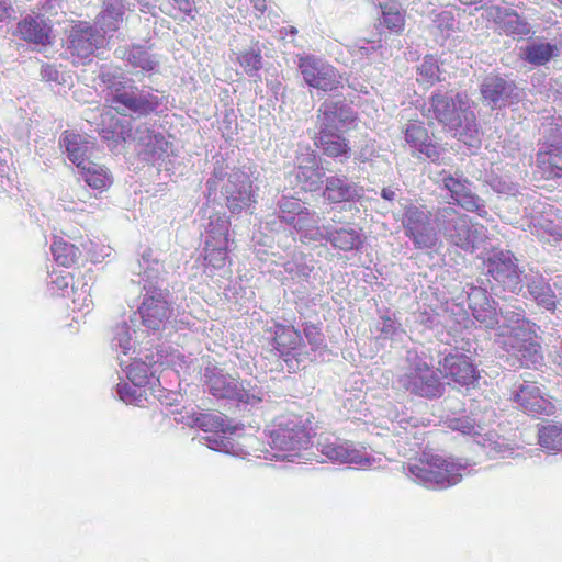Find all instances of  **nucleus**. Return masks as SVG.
<instances>
[{
  "label": "nucleus",
  "mask_w": 562,
  "mask_h": 562,
  "mask_svg": "<svg viewBox=\"0 0 562 562\" xmlns=\"http://www.w3.org/2000/svg\"><path fill=\"white\" fill-rule=\"evenodd\" d=\"M137 268L138 276H142L137 282H144L145 293L137 311L130 316V322L133 326H138L140 334L160 333L172 314V305L168 300L169 291L160 286L164 263L154 256L153 249L147 248L137 260Z\"/></svg>",
  "instance_id": "nucleus-1"
},
{
  "label": "nucleus",
  "mask_w": 562,
  "mask_h": 562,
  "mask_svg": "<svg viewBox=\"0 0 562 562\" xmlns=\"http://www.w3.org/2000/svg\"><path fill=\"white\" fill-rule=\"evenodd\" d=\"M463 291L467 293L472 316L484 328H497L501 336L508 335L515 338L529 336L530 322L526 317L524 303L520 300L512 297L510 301L505 300L497 307L483 280L479 279L475 283H467Z\"/></svg>",
  "instance_id": "nucleus-2"
},
{
  "label": "nucleus",
  "mask_w": 562,
  "mask_h": 562,
  "mask_svg": "<svg viewBox=\"0 0 562 562\" xmlns=\"http://www.w3.org/2000/svg\"><path fill=\"white\" fill-rule=\"evenodd\" d=\"M98 78L105 87V100L117 114L131 119L160 115L166 98L153 87H139L123 74L102 68Z\"/></svg>",
  "instance_id": "nucleus-3"
},
{
  "label": "nucleus",
  "mask_w": 562,
  "mask_h": 562,
  "mask_svg": "<svg viewBox=\"0 0 562 562\" xmlns=\"http://www.w3.org/2000/svg\"><path fill=\"white\" fill-rule=\"evenodd\" d=\"M453 330L454 334L448 331L442 334L439 339L443 347L437 351V357H439L437 370L442 378L460 386H474L480 379V371L472 359L477 351V341L467 330V324L462 329Z\"/></svg>",
  "instance_id": "nucleus-4"
},
{
  "label": "nucleus",
  "mask_w": 562,
  "mask_h": 562,
  "mask_svg": "<svg viewBox=\"0 0 562 562\" xmlns=\"http://www.w3.org/2000/svg\"><path fill=\"white\" fill-rule=\"evenodd\" d=\"M429 113L439 124L453 132L465 143L479 140V125L465 93L437 90L429 98Z\"/></svg>",
  "instance_id": "nucleus-5"
},
{
  "label": "nucleus",
  "mask_w": 562,
  "mask_h": 562,
  "mask_svg": "<svg viewBox=\"0 0 562 562\" xmlns=\"http://www.w3.org/2000/svg\"><path fill=\"white\" fill-rule=\"evenodd\" d=\"M313 436L308 414L288 413L277 417L269 430L270 446L276 451L273 457L289 462L306 458Z\"/></svg>",
  "instance_id": "nucleus-6"
},
{
  "label": "nucleus",
  "mask_w": 562,
  "mask_h": 562,
  "mask_svg": "<svg viewBox=\"0 0 562 562\" xmlns=\"http://www.w3.org/2000/svg\"><path fill=\"white\" fill-rule=\"evenodd\" d=\"M204 386L217 400L227 401L228 405L247 411L262 401V390L249 381L239 382L216 366H207L203 374Z\"/></svg>",
  "instance_id": "nucleus-7"
},
{
  "label": "nucleus",
  "mask_w": 562,
  "mask_h": 562,
  "mask_svg": "<svg viewBox=\"0 0 562 562\" xmlns=\"http://www.w3.org/2000/svg\"><path fill=\"white\" fill-rule=\"evenodd\" d=\"M102 133L104 138H112L114 142L132 138L142 147L140 156L143 160L157 166L159 170L164 168L168 171L170 169L173 154L172 144L161 133L156 132L153 124L145 122L138 124L134 131L124 132L123 128L120 132L102 130Z\"/></svg>",
  "instance_id": "nucleus-8"
},
{
  "label": "nucleus",
  "mask_w": 562,
  "mask_h": 562,
  "mask_svg": "<svg viewBox=\"0 0 562 562\" xmlns=\"http://www.w3.org/2000/svg\"><path fill=\"white\" fill-rule=\"evenodd\" d=\"M414 481L432 490H446L462 480L465 464L439 454H424L418 462L407 465Z\"/></svg>",
  "instance_id": "nucleus-9"
},
{
  "label": "nucleus",
  "mask_w": 562,
  "mask_h": 562,
  "mask_svg": "<svg viewBox=\"0 0 562 562\" xmlns=\"http://www.w3.org/2000/svg\"><path fill=\"white\" fill-rule=\"evenodd\" d=\"M278 220L299 235L303 244H322L326 224H321L319 214L308 209L300 199L282 195L278 202Z\"/></svg>",
  "instance_id": "nucleus-10"
},
{
  "label": "nucleus",
  "mask_w": 562,
  "mask_h": 562,
  "mask_svg": "<svg viewBox=\"0 0 562 562\" xmlns=\"http://www.w3.org/2000/svg\"><path fill=\"white\" fill-rule=\"evenodd\" d=\"M191 419L192 426L204 432H210L201 438L209 449L239 458H245L248 454L243 445L232 437L235 428L228 426L224 414L198 412L192 415Z\"/></svg>",
  "instance_id": "nucleus-11"
},
{
  "label": "nucleus",
  "mask_w": 562,
  "mask_h": 562,
  "mask_svg": "<svg viewBox=\"0 0 562 562\" xmlns=\"http://www.w3.org/2000/svg\"><path fill=\"white\" fill-rule=\"evenodd\" d=\"M434 223L445 239L465 252L473 254L480 241L479 229L471 225L467 214L460 213L456 207L446 205L438 209Z\"/></svg>",
  "instance_id": "nucleus-12"
},
{
  "label": "nucleus",
  "mask_w": 562,
  "mask_h": 562,
  "mask_svg": "<svg viewBox=\"0 0 562 562\" xmlns=\"http://www.w3.org/2000/svg\"><path fill=\"white\" fill-rule=\"evenodd\" d=\"M483 262L494 288L516 295L522 292V276L526 271L512 250L493 248Z\"/></svg>",
  "instance_id": "nucleus-13"
},
{
  "label": "nucleus",
  "mask_w": 562,
  "mask_h": 562,
  "mask_svg": "<svg viewBox=\"0 0 562 562\" xmlns=\"http://www.w3.org/2000/svg\"><path fill=\"white\" fill-rule=\"evenodd\" d=\"M437 182L448 192L449 198L459 207L470 213H475L482 218H487L490 213L486 209L484 199L474 191V183L469 180L463 172L454 173L441 170L438 172Z\"/></svg>",
  "instance_id": "nucleus-14"
},
{
  "label": "nucleus",
  "mask_w": 562,
  "mask_h": 562,
  "mask_svg": "<svg viewBox=\"0 0 562 562\" xmlns=\"http://www.w3.org/2000/svg\"><path fill=\"white\" fill-rule=\"evenodd\" d=\"M285 179L293 189L311 193L321 191L325 180L321 158L310 148L297 154L293 168L285 173Z\"/></svg>",
  "instance_id": "nucleus-15"
},
{
  "label": "nucleus",
  "mask_w": 562,
  "mask_h": 562,
  "mask_svg": "<svg viewBox=\"0 0 562 562\" xmlns=\"http://www.w3.org/2000/svg\"><path fill=\"white\" fill-rule=\"evenodd\" d=\"M404 234L418 250L434 249L438 235L431 222V214L424 206L409 204L402 216Z\"/></svg>",
  "instance_id": "nucleus-16"
},
{
  "label": "nucleus",
  "mask_w": 562,
  "mask_h": 562,
  "mask_svg": "<svg viewBox=\"0 0 562 562\" xmlns=\"http://www.w3.org/2000/svg\"><path fill=\"white\" fill-rule=\"evenodd\" d=\"M447 425L454 431L473 437L474 442L488 458H507L514 452L513 447L504 438L496 434H482L481 425L468 415L451 417Z\"/></svg>",
  "instance_id": "nucleus-17"
},
{
  "label": "nucleus",
  "mask_w": 562,
  "mask_h": 562,
  "mask_svg": "<svg viewBox=\"0 0 562 562\" xmlns=\"http://www.w3.org/2000/svg\"><path fill=\"white\" fill-rule=\"evenodd\" d=\"M106 36L93 23L78 21L69 31L67 50L85 65L100 49L104 48Z\"/></svg>",
  "instance_id": "nucleus-18"
},
{
  "label": "nucleus",
  "mask_w": 562,
  "mask_h": 562,
  "mask_svg": "<svg viewBox=\"0 0 562 562\" xmlns=\"http://www.w3.org/2000/svg\"><path fill=\"white\" fill-rule=\"evenodd\" d=\"M357 113L346 99L329 98L316 110V131L349 132L355 127Z\"/></svg>",
  "instance_id": "nucleus-19"
},
{
  "label": "nucleus",
  "mask_w": 562,
  "mask_h": 562,
  "mask_svg": "<svg viewBox=\"0 0 562 562\" xmlns=\"http://www.w3.org/2000/svg\"><path fill=\"white\" fill-rule=\"evenodd\" d=\"M297 68L304 82L311 88L329 92L342 87V78L338 70L317 56H300Z\"/></svg>",
  "instance_id": "nucleus-20"
},
{
  "label": "nucleus",
  "mask_w": 562,
  "mask_h": 562,
  "mask_svg": "<svg viewBox=\"0 0 562 562\" xmlns=\"http://www.w3.org/2000/svg\"><path fill=\"white\" fill-rule=\"evenodd\" d=\"M480 92L483 102L493 110L517 104L525 97L524 90L514 80L498 75L486 76L480 86Z\"/></svg>",
  "instance_id": "nucleus-21"
},
{
  "label": "nucleus",
  "mask_w": 562,
  "mask_h": 562,
  "mask_svg": "<svg viewBox=\"0 0 562 562\" xmlns=\"http://www.w3.org/2000/svg\"><path fill=\"white\" fill-rule=\"evenodd\" d=\"M512 400L524 413L532 417L551 416L555 412L552 397L546 387L537 382L522 381L515 385Z\"/></svg>",
  "instance_id": "nucleus-22"
},
{
  "label": "nucleus",
  "mask_w": 562,
  "mask_h": 562,
  "mask_svg": "<svg viewBox=\"0 0 562 562\" xmlns=\"http://www.w3.org/2000/svg\"><path fill=\"white\" fill-rule=\"evenodd\" d=\"M317 450L333 462L349 463L363 469L371 468L374 463V458L368 452L358 450L351 442L334 436L321 437L317 440Z\"/></svg>",
  "instance_id": "nucleus-23"
},
{
  "label": "nucleus",
  "mask_w": 562,
  "mask_h": 562,
  "mask_svg": "<svg viewBox=\"0 0 562 562\" xmlns=\"http://www.w3.org/2000/svg\"><path fill=\"white\" fill-rule=\"evenodd\" d=\"M525 216L529 221L532 234L541 239L557 241L562 239V227L552 218L553 206L542 202L538 198H529L528 204L524 207Z\"/></svg>",
  "instance_id": "nucleus-24"
},
{
  "label": "nucleus",
  "mask_w": 562,
  "mask_h": 562,
  "mask_svg": "<svg viewBox=\"0 0 562 562\" xmlns=\"http://www.w3.org/2000/svg\"><path fill=\"white\" fill-rule=\"evenodd\" d=\"M221 194L232 213H240L255 202L252 181L249 175L241 170H233L228 175L222 184Z\"/></svg>",
  "instance_id": "nucleus-25"
},
{
  "label": "nucleus",
  "mask_w": 562,
  "mask_h": 562,
  "mask_svg": "<svg viewBox=\"0 0 562 562\" xmlns=\"http://www.w3.org/2000/svg\"><path fill=\"white\" fill-rule=\"evenodd\" d=\"M272 350L288 366L289 371L297 370L302 362V336L299 330L292 326L276 324L271 341Z\"/></svg>",
  "instance_id": "nucleus-26"
},
{
  "label": "nucleus",
  "mask_w": 562,
  "mask_h": 562,
  "mask_svg": "<svg viewBox=\"0 0 562 562\" xmlns=\"http://www.w3.org/2000/svg\"><path fill=\"white\" fill-rule=\"evenodd\" d=\"M404 138L417 158L440 164L445 149L440 144L432 140L423 122H408L404 130Z\"/></svg>",
  "instance_id": "nucleus-27"
},
{
  "label": "nucleus",
  "mask_w": 562,
  "mask_h": 562,
  "mask_svg": "<svg viewBox=\"0 0 562 562\" xmlns=\"http://www.w3.org/2000/svg\"><path fill=\"white\" fill-rule=\"evenodd\" d=\"M436 369L426 370L425 372L404 373L400 380V385L411 394L428 400L441 397L446 391V384L442 376Z\"/></svg>",
  "instance_id": "nucleus-28"
},
{
  "label": "nucleus",
  "mask_w": 562,
  "mask_h": 562,
  "mask_svg": "<svg viewBox=\"0 0 562 562\" xmlns=\"http://www.w3.org/2000/svg\"><path fill=\"white\" fill-rule=\"evenodd\" d=\"M323 184V198L330 204L356 203L364 196L363 187L342 173L326 177Z\"/></svg>",
  "instance_id": "nucleus-29"
},
{
  "label": "nucleus",
  "mask_w": 562,
  "mask_h": 562,
  "mask_svg": "<svg viewBox=\"0 0 562 562\" xmlns=\"http://www.w3.org/2000/svg\"><path fill=\"white\" fill-rule=\"evenodd\" d=\"M522 296L532 300L538 306L553 311L557 306L555 294L544 277L535 271L522 276Z\"/></svg>",
  "instance_id": "nucleus-30"
},
{
  "label": "nucleus",
  "mask_w": 562,
  "mask_h": 562,
  "mask_svg": "<svg viewBox=\"0 0 562 562\" xmlns=\"http://www.w3.org/2000/svg\"><path fill=\"white\" fill-rule=\"evenodd\" d=\"M127 11H132L128 0H103L94 24L106 37H112L124 22Z\"/></svg>",
  "instance_id": "nucleus-31"
},
{
  "label": "nucleus",
  "mask_w": 562,
  "mask_h": 562,
  "mask_svg": "<svg viewBox=\"0 0 562 562\" xmlns=\"http://www.w3.org/2000/svg\"><path fill=\"white\" fill-rule=\"evenodd\" d=\"M328 243L334 249L349 252L360 251L363 248L364 238L361 229L356 227H335L331 224H326L322 244Z\"/></svg>",
  "instance_id": "nucleus-32"
},
{
  "label": "nucleus",
  "mask_w": 562,
  "mask_h": 562,
  "mask_svg": "<svg viewBox=\"0 0 562 562\" xmlns=\"http://www.w3.org/2000/svg\"><path fill=\"white\" fill-rule=\"evenodd\" d=\"M346 134L347 132L316 131L314 145L324 156L342 164L351 156L350 142Z\"/></svg>",
  "instance_id": "nucleus-33"
},
{
  "label": "nucleus",
  "mask_w": 562,
  "mask_h": 562,
  "mask_svg": "<svg viewBox=\"0 0 562 562\" xmlns=\"http://www.w3.org/2000/svg\"><path fill=\"white\" fill-rule=\"evenodd\" d=\"M16 31L27 43L42 46L50 44L52 25L44 14H26L18 23Z\"/></svg>",
  "instance_id": "nucleus-34"
},
{
  "label": "nucleus",
  "mask_w": 562,
  "mask_h": 562,
  "mask_svg": "<svg viewBox=\"0 0 562 562\" xmlns=\"http://www.w3.org/2000/svg\"><path fill=\"white\" fill-rule=\"evenodd\" d=\"M149 48L144 44H132L117 47L114 55L116 58L125 60L131 67L151 74L158 70L160 58L157 54H151Z\"/></svg>",
  "instance_id": "nucleus-35"
},
{
  "label": "nucleus",
  "mask_w": 562,
  "mask_h": 562,
  "mask_svg": "<svg viewBox=\"0 0 562 562\" xmlns=\"http://www.w3.org/2000/svg\"><path fill=\"white\" fill-rule=\"evenodd\" d=\"M443 344L435 346L419 345L406 351L407 371L405 373H417L426 370L435 369V364L439 367V357L437 351L442 348Z\"/></svg>",
  "instance_id": "nucleus-36"
},
{
  "label": "nucleus",
  "mask_w": 562,
  "mask_h": 562,
  "mask_svg": "<svg viewBox=\"0 0 562 562\" xmlns=\"http://www.w3.org/2000/svg\"><path fill=\"white\" fill-rule=\"evenodd\" d=\"M140 335L138 326H133L130 321H124L113 329L112 348L128 359H133Z\"/></svg>",
  "instance_id": "nucleus-37"
},
{
  "label": "nucleus",
  "mask_w": 562,
  "mask_h": 562,
  "mask_svg": "<svg viewBox=\"0 0 562 562\" xmlns=\"http://www.w3.org/2000/svg\"><path fill=\"white\" fill-rule=\"evenodd\" d=\"M536 165L542 178L555 180L562 178V145L543 148L539 147L536 156Z\"/></svg>",
  "instance_id": "nucleus-38"
},
{
  "label": "nucleus",
  "mask_w": 562,
  "mask_h": 562,
  "mask_svg": "<svg viewBox=\"0 0 562 562\" xmlns=\"http://www.w3.org/2000/svg\"><path fill=\"white\" fill-rule=\"evenodd\" d=\"M494 21L506 35L524 37L531 31L526 19L512 9L496 8Z\"/></svg>",
  "instance_id": "nucleus-39"
},
{
  "label": "nucleus",
  "mask_w": 562,
  "mask_h": 562,
  "mask_svg": "<svg viewBox=\"0 0 562 562\" xmlns=\"http://www.w3.org/2000/svg\"><path fill=\"white\" fill-rule=\"evenodd\" d=\"M265 48L263 43L255 41L248 47L241 49L237 56V61L245 75L255 80L261 79L260 71L263 68L262 52Z\"/></svg>",
  "instance_id": "nucleus-40"
},
{
  "label": "nucleus",
  "mask_w": 562,
  "mask_h": 562,
  "mask_svg": "<svg viewBox=\"0 0 562 562\" xmlns=\"http://www.w3.org/2000/svg\"><path fill=\"white\" fill-rule=\"evenodd\" d=\"M59 145L65 149L68 159L76 165L78 170L89 161L87 159L89 143L80 134L65 131L60 136Z\"/></svg>",
  "instance_id": "nucleus-41"
},
{
  "label": "nucleus",
  "mask_w": 562,
  "mask_h": 562,
  "mask_svg": "<svg viewBox=\"0 0 562 562\" xmlns=\"http://www.w3.org/2000/svg\"><path fill=\"white\" fill-rule=\"evenodd\" d=\"M50 251L55 261L63 267H71L79 263L85 254L81 243L76 245L64 237L54 238Z\"/></svg>",
  "instance_id": "nucleus-42"
},
{
  "label": "nucleus",
  "mask_w": 562,
  "mask_h": 562,
  "mask_svg": "<svg viewBox=\"0 0 562 562\" xmlns=\"http://www.w3.org/2000/svg\"><path fill=\"white\" fill-rule=\"evenodd\" d=\"M514 355L518 358L520 364L526 368H537L543 361L541 346L531 341L526 337L521 339L516 338L515 344H512Z\"/></svg>",
  "instance_id": "nucleus-43"
},
{
  "label": "nucleus",
  "mask_w": 562,
  "mask_h": 562,
  "mask_svg": "<svg viewBox=\"0 0 562 562\" xmlns=\"http://www.w3.org/2000/svg\"><path fill=\"white\" fill-rule=\"evenodd\" d=\"M229 220L225 214L215 213L209 216L205 225L204 244L231 245L228 238Z\"/></svg>",
  "instance_id": "nucleus-44"
},
{
  "label": "nucleus",
  "mask_w": 562,
  "mask_h": 562,
  "mask_svg": "<svg viewBox=\"0 0 562 562\" xmlns=\"http://www.w3.org/2000/svg\"><path fill=\"white\" fill-rule=\"evenodd\" d=\"M539 147L550 148L562 146V116H543L540 128Z\"/></svg>",
  "instance_id": "nucleus-45"
},
{
  "label": "nucleus",
  "mask_w": 562,
  "mask_h": 562,
  "mask_svg": "<svg viewBox=\"0 0 562 562\" xmlns=\"http://www.w3.org/2000/svg\"><path fill=\"white\" fill-rule=\"evenodd\" d=\"M380 24L397 35L404 31L405 11L400 3L395 1L380 3Z\"/></svg>",
  "instance_id": "nucleus-46"
},
{
  "label": "nucleus",
  "mask_w": 562,
  "mask_h": 562,
  "mask_svg": "<svg viewBox=\"0 0 562 562\" xmlns=\"http://www.w3.org/2000/svg\"><path fill=\"white\" fill-rule=\"evenodd\" d=\"M78 172L80 178L93 190L102 192L112 184V176L108 169L93 161H88Z\"/></svg>",
  "instance_id": "nucleus-47"
},
{
  "label": "nucleus",
  "mask_w": 562,
  "mask_h": 562,
  "mask_svg": "<svg viewBox=\"0 0 562 562\" xmlns=\"http://www.w3.org/2000/svg\"><path fill=\"white\" fill-rule=\"evenodd\" d=\"M231 245H216L204 244V261H205V273L212 277L215 271L221 270L225 267L228 261V251Z\"/></svg>",
  "instance_id": "nucleus-48"
},
{
  "label": "nucleus",
  "mask_w": 562,
  "mask_h": 562,
  "mask_svg": "<svg viewBox=\"0 0 562 562\" xmlns=\"http://www.w3.org/2000/svg\"><path fill=\"white\" fill-rule=\"evenodd\" d=\"M557 45L551 43H530L522 50V58L527 63L542 66L557 55Z\"/></svg>",
  "instance_id": "nucleus-49"
},
{
  "label": "nucleus",
  "mask_w": 562,
  "mask_h": 562,
  "mask_svg": "<svg viewBox=\"0 0 562 562\" xmlns=\"http://www.w3.org/2000/svg\"><path fill=\"white\" fill-rule=\"evenodd\" d=\"M372 333L376 334L378 340H397L401 339L404 330L394 315H381L374 322Z\"/></svg>",
  "instance_id": "nucleus-50"
},
{
  "label": "nucleus",
  "mask_w": 562,
  "mask_h": 562,
  "mask_svg": "<svg viewBox=\"0 0 562 562\" xmlns=\"http://www.w3.org/2000/svg\"><path fill=\"white\" fill-rule=\"evenodd\" d=\"M133 361L130 363L128 361L123 360L119 357V364L123 371L126 372V378L130 383L143 389L146 384L149 383V368L143 361H137L136 358L133 357Z\"/></svg>",
  "instance_id": "nucleus-51"
},
{
  "label": "nucleus",
  "mask_w": 562,
  "mask_h": 562,
  "mask_svg": "<svg viewBox=\"0 0 562 562\" xmlns=\"http://www.w3.org/2000/svg\"><path fill=\"white\" fill-rule=\"evenodd\" d=\"M442 70L439 67V61L434 55H426L422 64L417 68V81L426 85L434 86L436 82L441 81Z\"/></svg>",
  "instance_id": "nucleus-52"
},
{
  "label": "nucleus",
  "mask_w": 562,
  "mask_h": 562,
  "mask_svg": "<svg viewBox=\"0 0 562 562\" xmlns=\"http://www.w3.org/2000/svg\"><path fill=\"white\" fill-rule=\"evenodd\" d=\"M539 445L549 451L562 452V425L549 424L538 431Z\"/></svg>",
  "instance_id": "nucleus-53"
},
{
  "label": "nucleus",
  "mask_w": 562,
  "mask_h": 562,
  "mask_svg": "<svg viewBox=\"0 0 562 562\" xmlns=\"http://www.w3.org/2000/svg\"><path fill=\"white\" fill-rule=\"evenodd\" d=\"M93 280V273L92 271H88L82 276V281H77L76 283L71 284V290L75 294L78 293V296L74 299V304L78 305L79 308H89V305L91 303L90 292H91V285L89 282Z\"/></svg>",
  "instance_id": "nucleus-54"
},
{
  "label": "nucleus",
  "mask_w": 562,
  "mask_h": 562,
  "mask_svg": "<svg viewBox=\"0 0 562 562\" xmlns=\"http://www.w3.org/2000/svg\"><path fill=\"white\" fill-rule=\"evenodd\" d=\"M117 397L125 404H133L136 406L143 405L145 397V390L128 382H121L116 385Z\"/></svg>",
  "instance_id": "nucleus-55"
},
{
  "label": "nucleus",
  "mask_w": 562,
  "mask_h": 562,
  "mask_svg": "<svg viewBox=\"0 0 562 562\" xmlns=\"http://www.w3.org/2000/svg\"><path fill=\"white\" fill-rule=\"evenodd\" d=\"M81 247L85 250L83 257L93 263L102 262L111 256L112 248L110 246L99 245L89 238H81Z\"/></svg>",
  "instance_id": "nucleus-56"
},
{
  "label": "nucleus",
  "mask_w": 562,
  "mask_h": 562,
  "mask_svg": "<svg viewBox=\"0 0 562 562\" xmlns=\"http://www.w3.org/2000/svg\"><path fill=\"white\" fill-rule=\"evenodd\" d=\"M485 183L498 194L515 195L518 191L516 183L497 175L486 176Z\"/></svg>",
  "instance_id": "nucleus-57"
},
{
  "label": "nucleus",
  "mask_w": 562,
  "mask_h": 562,
  "mask_svg": "<svg viewBox=\"0 0 562 562\" xmlns=\"http://www.w3.org/2000/svg\"><path fill=\"white\" fill-rule=\"evenodd\" d=\"M314 270V266L306 262L304 258L300 260H295L293 262H289L286 267V271L291 273L294 278H299L302 281H308L311 273Z\"/></svg>",
  "instance_id": "nucleus-58"
},
{
  "label": "nucleus",
  "mask_w": 562,
  "mask_h": 562,
  "mask_svg": "<svg viewBox=\"0 0 562 562\" xmlns=\"http://www.w3.org/2000/svg\"><path fill=\"white\" fill-rule=\"evenodd\" d=\"M228 175L229 173H227L222 166L214 168L212 176L206 181L209 201H211V199L215 200L220 182H223L225 177H228Z\"/></svg>",
  "instance_id": "nucleus-59"
},
{
  "label": "nucleus",
  "mask_w": 562,
  "mask_h": 562,
  "mask_svg": "<svg viewBox=\"0 0 562 562\" xmlns=\"http://www.w3.org/2000/svg\"><path fill=\"white\" fill-rule=\"evenodd\" d=\"M356 47L358 48V54L361 57H369L372 54H374L379 48L382 47L381 38H379V40L359 38L356 42Z\"/></svg>",
  "instance_id": "nucleus-60"
},
{
  "label": "nucleus",
  "mask_w": 562,
  "mask_h": 562,
  "mask_svg": "<svg viewBox=\"0 0 562 562\" xmlns=\"http://www.w3.org/2000/svg\"><path fill=\"white\" fill-rule=\"evenodd\" d=\"M303 331L312 349H317L323 345L324 335L319 327L314 324H305Z\"/></svg>",
  "instance_id": "nucleus-61"
},
{
  "label": "nucleus",
  "mask_w": 562,
  "mask_h": 562,
  "mask_svg": "<svg viewBox=\"0 0 562 562\" xmlns=\"http://www.w3.org/2000/svg\"><path fill=\"white\" fill-rule=\"evenodd\" d=\"M432 22L434 25L441 32H449L453 30L456 20L450 11H441L436 14Z\"/></svg>",
  "instance_id": "nucleus-62"
},
{
  "label": "nucleus",
  "mask_w": 562,
  "mask_h": 562,
  "mask_svg": "<svg viewBox=\"0 0 562 562\" xmlns=\"http://www.w3.org/2000/svg\"><path fill=\"white\" fill-rule=\"evenodd\" d=\"M267 88H268V92L270 94V101L284 102L285 88L279 79L268 80Z\"/></svg>",
  "instance_id": "nucleus-63"
},
{
  "label": "nucleus",
  "mask_w": 562,
  "mask_h": 562,
  "mask_svg": "<svg viewBox=\"0 0 562 562\" xmlns=\"http://www.w3.org/2000/svg\"><path fill=\"white\" fill-rule=\"evenodd\" d=\"M72 279L74 277L70 273L56 276L55 278L52 277L49 282L52 292L55 293L56 291H63L61 295L64 296V291L68 289Z\"/></svg>",
  "instance_id": "nucleus-64"
}]
</instances>
